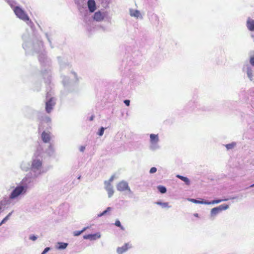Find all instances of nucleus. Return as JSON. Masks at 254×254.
Here are the masks:
<instances>
[{
	"label": "nucleus",
	"mask_w": 254,
	"mask_h": 254,
	"mask_svg": "<svg viewBox=\"0 0 254 254\" xmlns=\"http://www.w3.org/2000/svg\"><path fill=\"white\" fill-rule=\"evenodd\" d=\"M23 43V48L26 53L38 54L39 61L43 67L47 68L42 69V74L43 78L45 79L46 83H50L51 82V75L50 68L51 62L46 55V52L44 49L43 42L38 39H35L32 38L28 33H25L22 35Z\"/></svg>",
	"instance_id": "f257e3e1"
},
{
	"label": "nucleus",
	"mask_w": 254,
	"mask_h": 254,
	"mask_svg": "<svg viewBox=\"0 0 254 254\" xmlns=\"http://www.w3.org/2000/svg\"><path fill=\"white\" fill-rule=\"evenodd\" d=\"M30 183V178L26 175L16 186L11 187V190L8 196L2 198L9 207L14 205L27 194Z\"/></svg>",
	"instance_id": "f03ea898"
},
{
	"label": "nucleus",
	"mask_w": 254,
	"mask_h": 254,
	"mask_svg": "<svg viewBox=\"0 0 254 254\" xmlns=\"http://www.w3.org/2000/svg\"><path fill=\"white\" fill-rule=\"evenodd\" d=\"M42 152L41 146L37 147L31 159V179H36L45 173L44 169V161L43 156L41 155Z\"/></svg>",
	"instance_id": "7ed1b4c3"
},
{
	"label": "nucleus",
	"mask_w": 254,
	"mask_h": 254,
	"mask_svg": "<svg viewBox=\"0 0 254 254\" xmlns=\"http://www.w3.org/2000/svg\"><path fill=\"white\" fill-rule=\"evenodd\" d=\"M4 0L6 1L13 9L14 13L18 18L26 22L29 26H30L31 28L32 27L33 23L29 19V18L25 11L20 7L16 6V2L14 0Z\"/></svg>",
	"instance_id": "20e7f679"
},
{
	"label": "nucleus",
	"mask_w": 254,
	"mask_h": 254,
	"mask_svg": "<svg viewBox=\"0 0 254 254\" xmlns=\"http://www.w3.org/2000/svg\"><path fill=\"white\" fill-rule=\"evenodd\" d=\"M149 149L152 151L159 150L161 148V146L159 143V138L158 134L151 133L149 135Z\"/></svg>",
	"instance_id": "39448f33"
},
{
	"label": "nucleus",
	"mask_w": 254,
	"mask_h": 254,
	"mask_svg": "<svg viewBox=\"0 0 254 254\" xmlns=\"http://www.w3.org/2000/svg\"><path fill=\"white\" fill-rule=\"evenodd\" d=\"M41 146L42 148V152L41 153V155L43 156V154H45L49 157L54 156L55 154V149L54 144L49 143L46 145L44 144H39L37 147Z\"/></svg>",
	"instance_id": "423d86ee"
},
{
	"label": "nucleus",
	"mask_w": 254,
	"mask_h": 254,
	"mask_svg": "<svg viewBox=\"0 0 254 254\" xmlns=\"http://www.w3.org/2000/svg\"><path fill=\"white\" fill-rule=\"evenodd\" d=\"M229 207L228 205L224 204L211 209L209 215L210 219L214 220L217 215L222 211L228 209Z\"/></svg>",
	"instance_id": "0eeeda50"
},
{
	"label": "nucleus",
	"mask_w": 254,
	"mask_h": 254,
	"mask_svg": "<svg viewBox=\"0 0 254 254\" xmlns=\"http://www.w3.org/2000/svg\"><path fill=\"white\" fill-rule=\"evenodd\" d=\"M242 71L247 74V77L250 81H254V68L250 64L248 63H245L242 68Z\"/></svg>",
	"instance_id": "6e6552de"
},
{
	"label": "nucleus",
	"mask_w": 254,
	"mask_h": 254,
	"mask_svg": "<svg viewBox=\"0 0 254 254\" xmlns=\"http://www.w3.org/2000/svg\"><path fill=\"white\" fill-rule=\"evenodd\" d=\"M55 105L56 99L53 97H51L50 96L49 93H48L46 97V112L48 114L50 113L52 111L53 108L55 106Z\"/></svg>",
	"instance_id": "1a4fd4ad"
},
{
	"label": "nucleus",
	"mask_w": 254,
	"mask_h": 254,
	"mask_svg": "<svg viewBox=\"0 0 254 254\" xmlns=\"http://www.w3.org/2000/svg\"><path fill=\"white\" fill-rule=\"evenodd\" d=\"M117 189L119 191L123 192L127 191L129 193H132L127 182L125 181L120 182L117 185Z\"/></svg>",
	"instance_id": "9d476101"
},
{
	"label": "nucleus",
	"mask_w": 254,
	"mask_h": 254,
	"mask_svg": "<svg viewBox=\"0 0 254 254\" xmlns=\"http://www.w3.org/2000/svg\"><path fill=\"white\" fill-rule=\"evenodd\" d=\"M19 168L23 172H27L30 171V174H27L29 177H31V161H28L26 160L21 161L19 163Z\"/></svg>",
	"instance_id": "9b49d317"
},
{
	"label": "nucleus",
	"mask_w": 254,
	"mask_h": 254,
	"mask_svg": "<svg viewBox=\"0 0 254 254\" xmlns=\"http://www.w3.org/2000/svg\"><path fill=\"white\" fill-rule=\"evenodd\" d=\"M70 76L73 77V78H72L70 80H69L68 78L67 77L64 76L63 77L62 82L64 87H67L68 84H71V83L76 82L77 81L78 79L77 77V75L75 72H71L70 73Z\"/></svg>",
	"instance_id": "f8f14e48"
},
{
	"label": "nucleus",
	"mask_w": 254,
	"mask_h": 254,
	"mask_svg": "<svg viewBox=\"0 0 254 254\" xmlns=\"http://www.w3.org/2000/svg\"><path fill=\"white\" fill-rule=\"evenodd\" d=\"M41 137L43 142L45 143H50L51 134L50 132L44 131L42 132Z\"/></svg>",
	"instance_id": "ddd939ff"
},
{
	"label": "nucleus",
	"mask_w": 254,
	"mask_h": 254,
	"mask_svg": "<svg viewBox=\"0 0 254 254\" xmlns=\"http://www.w3.org/2000/svg\"><path fill=\"white\" fill-rule=\"evenodd\" d=\"M131 248V245L129 243H126L123 246L118 247L117 249V253L118 254H123Z\"/></svg>",
	"instance_id": "4468645a"
},
{
	"label": "nucleus",
	"mask_w": 254,
	"mask_h": 254,
	"mask_svg": "<svg viewBox=\"0 0 254 254\" xmlns=\"http://www.w3.org/2000/svg\"><path fill=\"white\" fill-rule=\"evenodd\" d=\"M101 234L100 233L98 232L93 234H88L83 236L84 239H89L91 241L96 240L97 239H99L101 237Z\"/></svg>",
	"instance_id": "2eb2a0df"
},
{
	"label": "nucleus",
	"mask_w": 254,
	"mask_h": 254,
	"mask_svg": "<svg viewBox=\"0 0 254 254\" xmlns=\"http://www.w3.org/2000/svg\"><path fill=\"white\" fill-rule=\"evenodd\" d=\"M105 15L104 12L98 11L94 13L93 18L97 21H101L104 19Z\"/></svg>",
	"instance_id": "dca6fc26"
},
{
	"label": "nucleus",
	"mask_w": 254,
	"mask_h": 254,
	"mask_svg": "<svg viewBox=\"0 0 254 254\" xmlns=\"http://www.w3.org/2000/svg\"><path fill=\"white\" fill-rule=\"evenodd\" d=\"M105 189L108 192V195L109 198L111 197L114 193L113 187L111 184H109V183L106 182L105 185Z\"/></svg>",
	"instance_id": "f3484780"
},
{
	"label": "nucleus",
	"mask_w": 254,
	"mask_h": 254,
	"mask_svg": "<svg viewBox=\"0 0 254 254\" xmlns=\"http://www.w3.org/2000/svg\"><path fill=\"white\" fill-rule=\"evenodd\" d=\"M25 116L28 118H30L32 115L36 113V111L29 107H26L23 109Z\"/></svg>",
	"instance_id": "a211bd4d"
},
{
	"label": "nucleus",
	"mask_w": 254,
	"mask_h": 254,
	"mask_svg": "<svg viewBox=\"0 0 254 254\" xmlns=\"http://www.w3.org/2000/svg\"><path fill=\"white\" fill-rule=\"evenodd\" d=\"M129 14L131 17H134L137 19H142V16L138 10L130 9Z\"/></svg>",
	"instance_id": "6ab92c4d"
},
{
	"label": "nucleus",
	"mask_w": 254,
	"mask_h": 254,
	"mask_svg": "<svg viewBox=\"0 0 254 254\" xmlns=\"http://www.w3.org/2000/svg\"><path fill=\"white\" fill-rule=\"evenodd\" d=\"M87 6L90 12H93L96 10V6L94 0H88Z\"/></svg>",
	"instance_id": "aec40b11"
},
{
	"label": "nucleus",
	"mask_w": 254,
	"mask_h": 254,
	"mask_svg": "<svg viewBox=\"0 0 254 254\" xmlns=\"http://www.w3.org/2000/svg\"><path fill=\"white\" fill-rule=\"evenodd\" d=\"M247 27L251 31H254V20L249 17L247 20Z\"/></svg>",
	"instance_id": "412c9836"
},
{
	"label": "nucleus",
	"mask_w": 254,
	"mask_h": 254,
	"mask_svg": "<svg viewBox=\"0 0 254 254\" xmlns=\"http://www.w3.org/2000/svg\"><path fill=\"white\" fill-rule=\"evenodd\" d=\"M39 119L40 120L41 124L46 123L48 124V125H49L51 122V118L47 115L41 116L40 118H39Z\"/></svg>",
	"instance_id": "4be33fe9"
},
{
	"label": "nucleus",
	"mask_w": 254,
	"mask_h": 254,
	"mask_svg": "<svg viewBox=\"0 0 254 254\" xmlns=\"http://www.w3.org/2000/svg\"><path fill=\"white\" fill-rule=\"evenodd\" d=\"M59 64L60 65L61 68H64V66H67L68 68L69 67V65L67 64L65 61L62 57L58 58Z\"/></svg>",
	"instance_id": "5701e85b"
},
{
	"label": "nucleus",
	"mask_w": 254,
	"mask_h": 254,
	"mask_svg": "<svg viewBox=\"0 0 254 254\" xmlns=\"http://www.w3.org/2000/svg\"><path fill=\"white\" fill-rule=\"evenodd\" d=\"M176 177L184 182L187 185H190V180L187 177L181 176L180 175H177Z\"/></svg>",
	"instance_id": "b1692460"
},
{
	"label": "nucleus",
	"mask_w": 254,
	"mask_h": 254,
	"mask_svg": "<svg viewBox=\"0 0 254 254\" xmlns=\"http://www.w3.org/2000/svg\"><path fill=\"white\" fill-rule=\"evenodd\" d=\"M57 248L59 250H64L67 247L68 244L63 242L58 243Z\"/></svg>",
	"instance_id": "393cba45"
},
{
	"label": "nucleus",
	"mask_w": 254,
	"mask_h": 254,
	"mask_svg": "<svg viewBox=\"0 0 254 254\" xmlns=\"http://www.w3.org/2000/svg\"><path fill=\"white\" fill-rule=\"evenodd\" d=\"M155 203L157 205H160L162 208H170L171 206L169 205L168 202H162L161 201H157Z\"/></svg>",
	"instance_id": "a878e982"
},
{
	"label": "nucleus",
	"mask_w": 254,
	"mask_h": 254,
	"mask_svg": "<svg viewBox=\"0 0 254 254\" xmlns=\"http://www.w3.org/2000/svg\"><path fill=\"white\" fill-rule=\"evenodd\" d=\"M225 146L228 150H231L233 149L236 146V143L233 142L231 143L226 144Z\"/></svg>",
	"instance_id": "bb28decb"
},
{
	"label": "nucleus",
	"mask_w": 254,
	"mask_h": 254,
	"mask_svg": "<svg viewBox=\"0 0 254 254\" xmlns=\"http://www.w3.org/2000/svg\"><path fill=\"white\" fill-rule=\"evenodd\" d=\"M112 209L113 208L112 207H108L105 210L103 211L102 213L98 214V217H100L104 216V215L106 214L108 212L111 211Z\"/></svg>",
	"instance_id": "cd10ccee"
},
{
	"label": "nucleus",
	"mask_w": 254,
	"mask_h": 254,
	"mask_svg": "<svg viewBox=\"0 0 254 254\" xmlns=\"http://www.w3.org/2000/svg\"><path fill=\"white\" fill-rule=\"evenodd\" d=\"M157 189L158 191L161 193H165L167 191V189L165 187L163 186H157Z\"/></svg>",
	"instance_id": "c85d7f7f"
},
{
	"label": "nucleus",
	"mask_w": 254,
	"mask_h": 254,
	"mask_svg": "<svg viewBox=\"0 0 254 254\" xmlns=\"http://www.w3.org/2000/svg\"><path fill=\"white\" fill-rule=\"evenodd\" d=\"M13 211H12L11 212L9 213L6 216H5L2 221L0 222L1 225L5 223L9 219L11 214H12Z\"/></svg>",
	"instance_id": "c756f323"
},
{
	"label": "nucleus",
	"mask_w": 254,
	"mask_h": 254,
	"mask_svg": "<svg viewBox=\"0 0 254 254\" xmlns=\"http://www.w3.org/2000/svg\"><path fill=\"white\" fill-rule=\"evenodd\" d=\"M228 199H228V198L215 199V200L211 201V203H212V204H218L222 201H227Z\"/></svg>",
	"instance_id": "7c9ffc66"
},
{
	"label": "nucleus",
	"mask_w": 254,
	"mask_h": 254,
	"mask_svg": "<svg viewBox=\"0 0 254 254\" xmlns=\"http://www.w3.org/2000/svg\"><path fill=\"white\" fill-rule=\"evenodd\" d=\"M105 128L104 127H101L98 132H97V134L98 135H99L100 136H101L103 135L104 134V131H105Z\"/></svg>",
	"instance_id": "2f4dec72"
},
{
	"label": "nucleus",
	"mask_w": 254,
	"mask_h": 254,
	"mask_svg": "<svg viewBox=\"0 0 254 254\" xmlns=\"http://www.w3.org/2000/svg\"><path fill=\"white\" fill-rule=\"evenodd\" d=\"M115 225L116 226L120 227L122 230H124V227L123 226H122L121 223L119 220H117L116 221Z\"/></svg>",
	"instance_id": "473e14b6"
},
{
	"label": "nucleus",
	"mask_w": 254,
	"mask_h": 254,
	"mask_svg": "<svg viewBox=\"0 0 254 254\" xmlns=\"http://www.w3.org/2000/svg\"><path fill=\"white\" fill-rule=\"evenodd\" d=\"M189 200L191 202L196 204H201V200H198L193 198L189 199Z\"/></svg>",
	"instance_id": "72a5a7b5"
},
{
	"label": "nucleus",
	"mask_w": 254,
	"mask_h": 254,
	"mask_svg": "<svg viewBox=\"0 0 254 254\" xmlns=\"http://www.w3.org/2000/svg\"><path fill=\"white\" fill-rule=\"evenodd\" d=\"M45 36L47 38L48 42H49L50 43V46L52 48H53V46L52 45V42H51V40L50 39V36L49 35V34L47 33H45Z\"/></svg>",
	"instance_id": "f704fd0d"
},
{
	"label": "nucleus",
	"mask_w": 254,
	"mask_h": 254,
	"mask_svg": "<svg viewBox=\"0 0 254 254\" xmlns=\"http://www.w3.org/2000/svg\"><path fill=\"white\" fill-rule=\"evenodd\" d=\"M249 64L251 66H254V56L250 57Z\"/></svg>",
	"instance_id": "c9c22d12"
},
{
	"label": "nucleus",
	"mask_w": 254,
	"mask_h": 254,
	"mask_svg": "<svg viewBox=\"0 0 254 254\" xmlns=\"http://www.w3.org/2000/svg\"><path fill=\"white\" fill-rule=\"evenodd\" d=\"M157 171V168L156 167H152L150 168V170H149V173L150 174H154L155 173H156Z\"/></svg>",
	"instance_id": "e433bc0d"
},
{
	"label": "nucleus",
	"mask_w": 254,
	"mask_h": 254,
	"mask_svg": "<svg viewBox=\"0 0 254 254\" xmlns=\"http://www.w3.org/2000/svg\"><path fill=\"white\" fill-rule=\"evenodd\" d=\"M114 179V176H112L108 181H105L104 182V184L106 185V182L109 183V184H111V183L113 181Z\"/></svg>",
	"instance_id": "4c0bfd02"
},
{
	"label": "nucleus",
	"mask_w": 254,
	"mask_h": 254,
	"mask_svg": "<svg viewBox=\"0 0 254 254\" xmlns=\"http://www.w3.org/2000/svg\"><path fill=\"white\" fill-rule=\"evenodd\" d=\"M201 204H206V205H210L212 204L211 201H206V200H201Z\"/></svg>",
	"instance_id": "58836bf2"
},
{
	"label": "nucleus",
	"mask_w": 254,
	"mask_h": 254,
	"mask_svg": "<svg viewBox=\"0 0 254 254\" xmlns=\"http://www.w3.org/2000/svg\"><path fill=\"white\" fill-rule=\"evenodd\" d=\"M82 234L80 231H75L73 232V235L74 236H78Z\"/></svg>",
	"instance_id": "ea45409f"
},
{
	"label": "nucleus",
	"mask_w": 254,
	"mask_h": 254,
	"mask_svg": "<svg viewBox=\"0 0 254 254\" xmlns=\"http://www.w3.org/2000/svg\"><path fill=\"white\" fill-rule=\"evenodd\" d=\"M29 239L32 241H36L37 239V237L35 235H30L29 236Z\"/></svg>",
	"instance_id": "a19ab883"
},
{
	"label": "nucleus",
	"mask_w": 254,
	"mask_h": 254,
	"mask_svg": "<svg viewBox=\"0 0 254 254\" xmlns=\"http://www.w3.org/2000/svg\"><path fill=\"white\" fill-rule=\"evenodd\" d=\"M50 250V248L49 247L46 248L43 251L41 254H45L47 253Z\"/></svg>",
	"instance_id": "79ce46f5"
},
{
	"label": "nucleus",
	"mask_w": 254,
	"mask_h": 254,
	"mask_svg": "<svg viewBox=\"0 0 254 254\" xmlns=\"http://www.w3.org/2000/svg\"><path fill=\"white\" fill-rule=\"evenodd\" d=\"M124 102L127 106H129L130 105V101L129 100H124Z\"/></svg>",
	"instance_id": "37998d69"
},
{
	"label": "nucleus",
	"mask_w": 254,
	"mask_h": 254,
	"mask_svg": "<svg viewBox=\"0 0 254 254\" xmlns=\"http://www.w3.org/2000/svg\"><path fill=\"white\" fill-rule=\"evenodd\" d=\"M79 149L80 152H83L85 149V146H80Z\"/></svg>",
	"instance_id": "c03bdc74"
},
{
	"label": "nucleus",
	"mask_w": 254,
	"mask_h": 254,
	"mask_svg": "<svg viewBox=\"0 0 254 254\" xmlns=\"http://www.w3.org/2000/svg\"><path fill=\"white\" fill-rule=\"evenodd\" d=\"M88 227H84V228H83V229L82 230H81L80 231L81 232V233H82L83 232H84L87 229Z\"/></svg>",
	"instance_id": "a18cd8bd"
},
{
	"label": "nucleus",
	"mask_w": 254,
	"mask_h": 254,
	"mask_svg": "<svg viewBox=\"0 0 254 254\" xmlns=\"http://www.w3.org/2000/svg\"><path fill=\"white\" fill-rule=\"evenodd\" d=\"M94 118V116L93 115H92L91 117H90V118L89 119V120L91 121H93Z\"/></svg>",
	"instance_id": "49530a36"
},
{
	"label": "nucleus",
	"mask_w": 254,
	"mask_h": 254,
	"mask_svg": "<svg viewBox=\"0 0 254 254\" xmlns=\"http://www.w3.org/2000/svg\"><path fill=\"white\" fill-rule=\"evenodd\" d=\"M193 215H194V216L195 217H198V213H194Z\"/></svg>",
	"instance_id": "de8ad7c7"
},
{
	"label": "nucleus",
	"mask_w": 254,
	"mask_h": 254,
	"mask_svg": "<svg viewBox=\"0 0 254 254\" xmlns=\"http://www.w3.org/2000/svg\"><path fill=\"white\" fill-rule=\"evenodd\" d=\"M254 187V184L250 186V188Z\"/></svg>",
	"instance_id": "09e8293b"
},
{
	"label": "nucleus",
	"mask_w": 254,
	"mask_h": 254,
	"mask_svg": "<svg viewBox=\"0 0 254 254\" xmlns=\"http://www.w3.org/2000/svg\"><path fill=\"white\" fill-rule=\"evenodd\" d=\"M235 198H236L235 197H232V199H234Z\"/></svg>",
	"instance_id": "8fccbe9b"
},
{
	"label": "nucleus",
	"mask_w": 254,
	"mask_h": 254,
	"mask_svg": "<svg viewBox=\"0 0 254 254\" xmlns=\"http://www.w3.org/2000/svg\"><path fill=\"white\" fill-rule=\"evenodd\" d=\"M252 91H253L254 92V89H253V90H252Z\"/></svg>",
	"instance_id": "3c124183"
}]
</instances>
